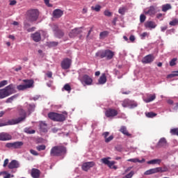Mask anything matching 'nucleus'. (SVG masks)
Segmentation results:
<instances>
[{
  "instance_id": "obj_1",
  "label": "nucleus",
  "mask_w": 178,
  "mask_h": 178,
  "mask_svg": "<svg viewBox=\"0 0 178 178\" xmlns=\"http://www.w3.org/2000/svg\"><path fill=\"white\" fill-rule=\"evenodd\" d=\"M67 150L63 145H56L50 150L51 156H65Z\"/></svg>"
},
{
  "instance_id": "obj_2",
  "label": "nucleus",
  "mask_w": 178,
  "mask_h": 178,
  "mask_svg": "<svg viewBox=\"0 0 178 178\" xmlns=\"http://www.w3.org/2000/svg\"><path fill=\"white\" fill-rule=\"evenodd\" d=\"M40 17V11L38 9H30L26 11V19L29 23H34Z\"/></svg>"
},
{
  "instance_id": "obj_3",
  "label": "nucleus",
  "mask_w": 178,
  "mask_h": 178,
  "mask_svg": "<svg viewBox=\"0 0 178 178\" xmlns=\"http://www.w3.org/2000/svg\"><path fill=\"white\" fill-rule=\"evenodd\" d=\"M95 56L97 58H99L100 59H104V58H106L107 60H111V59L115 56V52L112 51L111 50L106 49L97 52Z\"/></svg>"
},
{
  "instance_id": "obj_4",
  "label": "nucleus",
  "mask_w": 178,
  "mask_h": 178,
  "mask_svg": "<svg viewBox=\"0 0 178 178\" xmlns=\"http://www.w3.org/2000/svg\"><path fill=\"white\" fill-rule=\"evenodd\" d=\"M14 90L13 84L6 86L5 88L0 89V99H3V98H6V97L12 95Z\"/></svg>"
},
{
  "instance_id": "obj_5",
  "label": "nucleus",
  "mask_w": 178,
  "mask_h": 178,
  "mask_svg": "<svg viewBox=\"0 0 178 178\" xmlns=\"http://www.w3.org/2000/svg\"><path fill=\"white\" fill-rule=\"evenodd\" d=\"M20 113L23 117H19L15 120H12L11 121H8V123H0V127H3V126H8V124H17V123H20L23 122L24 119H26V111L23 109H20Z\"/></svg>"
},
{
  "instance_id": "obj_6",
  "label": "nucleus",
  "mask_w": 178,
  "mask_h": 178,
  "mask_svg": "<svg viewBox=\"0 0 178 178\" xmlns=\"http://www.w3.org/2000/svg\"><path fill=\"white\" fill-rule=\"evenodd\" d=\"M48 118L54 122H65L66 117L63 114L51 112L48 113Z\"/></svg>"
},
{
  "instance_id": "obj_7",
  "label": "nucleus",
  "mask_w": 178,
  "mask_h": 178,
  "mask_svg": "<svg viewBox=\"0 0 178 178\" xmlns=\"http://www.w3.org/2000/svg\"><path fill=\"white\" fill-rule=\"evenodd\" d=\"M111 157H106L101 159L102 163H104V165H106L109 168V169H114V170H116L118 169V166L115 165L116 164V161H109L111 160Z\"/></svg>"
},
{
  "instance_id": "obj_8",
  "label": "nucleus",
  "mask_w": 178,
  "mask_h": 178,
  "mask_svg": "<svg viewBox=\"0 0 178 178\" xmlns=\"http://www.w3.org/2000/svg\"><path fill=\"white\" fill-rule=\"evenodd\" d=\"M79 80L83 86H91L92 84V78L87 74L80 75Z\"/></svg>"
},
{
  "instance_id": "obj_9",
  "label": "nucleus",
  "mask_w": 178,
  "mask_h": 178,
  "mask_svg": "<svg viewBox=\"0 0 178 178\" xmlns=\"http://www.w3.org/2000/svg\"><path fill=\"white\" fill-rule=\"evenodd\" d=\"M94 166H95V162L88 161L83 163L82 164L81 168L82 170H83L84 172H88V170H90L91 168H94Z\"/></svg>"
},
{
  "instance_id": "obj_10",
  "label": "nucleus",
  "mask_w": 178,
  "mask_h": 178,
  "mask_svg": "<svg viewBox=\"0 0 178 178\" xmlns=\"http://www.w3.org/2000/svg\"><path fill=\"white\" fill-rule=\"evenodd\" d=\"M118 111L113 108H108L105 112L106 118H115V116H118Z\"/></svg>"
},
{
  "instance_id": "obj_11",
  "label": "nucleus",
  "mask_w": 178,
  "mask_h": 178,
  "mask_svg": "<svg viewBox=\"0 0 178 178\" xmlns=\"http://www.w3.org/2000/svg\"><path fill=\"white\" fill-rule=\"evenodd\" d=\"M145 15H148L149 16H154L156 13V10H155V6H151L144 10Z\"/></svg>"
},
{
  "instance_id": "obj_12",
  "label": "nucleus",
  "mask_w": 178,
  "mask_h": 178,
  "mask_svg": "<svg viewBox=\"0 0 178 178\" xmlns=\"http://www.w3.org/2000/svg\"><path fill=\"white\" fill-rule=\"evenodd\" d=\"M71 65L72 60L70 58H65L61 62V67L64 70H67V69H70Z\"/></svg>"
},
{
  "instance_id": "obj_13",
  "label": "nucleus",
  "mask_w": 178,
  "mask_h": 178,
  "mask_svg": "<svg viewBox=\"0 0 178 178\" xmlns=\"http://www.w3.org/2000/svg\"><path fill=\"white\" fill-rule=\"evenodd\" d=\"M81 33H83L81 28H75L70 32L69 37H70V38H74V37H76L79 34H81Z\"/></svg>"
},
{
  "instance_id": "obj_14",
  "label": "nucleus",
  "mask_w": 178,
  "mask_h": 178,
  "mask_svg": "<svg viewBox=\"0 0 178 178\" xmlns=\"http://www.w3.org/2000/svg\"><path fill=\"white\" fill-rule=\"evenodd\" d=\"M155 60L154 54H148L142 59V63H152V61Z\"/></svg>"
},
{
  "instance_id": "obj_15",
  "label": "nucleus",
  "mask_w": 178,
  "mask_h": 178,
  "mask_svg": "<svg viewBox=\"0 0 178 178\" xmlns=\"http://www.w3.org/2000/svg\"><path fill=\"white\" fill-rule=\"evenodd\" d=\"M10 140H12V135L6 132L0 133V141H9Z\"/></svg>"
},
{
  "instance_id": "obj_16",
  "label": "nucleus",
  "mask_w": 178,
  "mask_h": 178,
  "mask_svg": "<svg viewBox=\"0 0 178 178\" xmlns=\"http://www.w3.org/2000/svg\"><path fill=\"white\" fill-rule=\"evenodd\" d=\"M63 16V10L60 9H55L53 11V17L55 19H59L60 17H62Z\"/></svg>"
},
{
  "instance_id": "obj_17",
  "label": "nucleus",
  "mask_w": 178,
  "mask_h": 178,
  "mask_svg": "<svg viewBox=\"0 0 178 178\" xmlns=\"http://www.w3.org/2000/svg\"><path fill=\"white\" fill-rule=\"evenodd\" d=\"M31 37L35 42H40L41 41V33L40 32L32 33Z\"/></svg>"
},
{
  "instance_id": "obj_18",
  "label": "nucleus",
  "mask_w": 178,
  "mask_h": 178,
  "mask_svg": "<svg viewBox=\"0 0 178 178\" xmlns=\"http://www.w3.org/2000/svg\"><path fill=\"white\" fill-rule=\"evenodd\" d=\"M19 166L20 164L19 163V161L13 160L8 164V169H17V168H19Z\"/></svg>"
},
{
  "instance_id": "obj_19",
  "label": "nucleus",
  "mask_w": 178,
  "mask_h": 178,
  "mask_svg": "<svg viewBox=\"0 0 178 178\" xmlns=\"http://www.w3.org/2000/svg\"><path fill=\"white\" fill-rule=\"evenodd\" d=\"M102 136L104 138L105 143H111V141H112V140H113V138H114L113 135H111V136H109V132L108 131H106V132L103 133Z\"/></svg>"
},
{
  "instance_id": "obj_20",
  "label": "nucleus",
  "mask_w": 178,
  "mask_h": 178,
  "mask_svg": "<svg viewBox=\"0 0 178 178\" xmlns=\"http://www.w3.org/2000/svg\"><path fill=\"white\" fill-rule=\"evenodd\" d=\"M41 175V171L37 168H32L31 175L33 178H40V175Z\"/></svg>"
},
{
  "instance_id": "obj_21",
  "label": "nucleus",
  "mask_w": 178,
  "mask_h": 178,
  "mask_svg": "<svg viewBox=\"0 0 178 178\" xmlns=\"http://www.w3.org/2000/svg\"><path fill=\"white\" fill-rule=\"evenodd\" d=\"M145 29H149L150 30H152V29H155L156 27V24L155 22L147 21L145 23Z\"/></svg>"
},
{
  "instance_id": "obj_22",
  "label": "nucleus",
  "mask_w": 178,
  "mask_h": 178,
  "mask_svg": "<svg viewBox=\"0 0 178 178\" xmlns=\"http://www.w3.org/2000/svg\"><path fill=\"white\" fill-rule=\"evenodd\" d=\"M23 83H24L25 86H29V87H26V89L34 87V80L33 79H24Z\"/></svg>"
},
{
  "instance_id": "obj_23",
  "label": "nucleus",
  "mask_w": 178,
  "mask_h": 178,
  "mask_svg": "<svg viewBox=\"0 0 178 178\" xmlns=\"http://www.w3.org/2000/svg\"><path fill=\"white\" fill-rule=\"evenodd\" d=\"M54 35L56 38H63V35H65V33L63 31L60 29H55L54 30Z\"/></svg>"
},
{
  "instance_id": "obj_24",
  "label": "nucleus",
  "mask_w": 178,
  "mask_h": 178,
  "mask_svg": "<svg viewBox=\"0 0 178 178\" xmlns=\"http://www.w3.org/2000/svg\"><path fill=\"white\" fill-rule=\"evenodd\" d=\"M168 141H166V138H161L157 143V147L159 148H161L162 147H166Z\"/></svg>"
},
{
  "instance_id": "obj_25",
  "label": "nucleus",
  "mask_w": 178,
  "mask_h": 178,
  "mask_svg": "<svg viewBox=\"0 0 178 178\" xmlns=\"http://www.w3.org/2000/svg\"><path fill=\"white\" fill-rule=\"evenodd\" d=\"M119 131H120V133H122L124 136H127V137H131V134L129 133V131H127V128L125 126H122Z\"/></svg>"
},
{
  "instance_id": "obj_26",
  "label": "nucleus",
  "mask_w": 178,
  "mask_h": 178,
  "mask_svg": "<svg viewBox=\"0 0 178 178\" xmlns=\"http://www.w3.org/2000/svg\"><path fill=\"white\" fill-rule=\"evenodd\" d=\"M155 173H158V168L147 170L144 172V175H145V176H148L149 175H154Z\"/></svg>"
},
{
  "instance_id": "obj_27",
  "label": "nucleus",
  "mask_w": 178,
  "mask_h": 178,
  "mask_svg": "<svg viewBox=\"0 0 178 178\" xmlns=\"http://www.w3.org/2000/svg\"><path fill=\"white\" fill-rule=\"evenodd\" d=\"M161 162H162V160L159 159H153L147 161V164L148 165H161Z\"/></svg>"
},
{
  "instance_id": "obj_28",
  "label": "nucleus",
  "mask_w": 178,
  "mask_h": 178,
  "mask_svg": "<svg viewBox=\"0 0 178 178\" xmlns=\"http://www.w3.org/2000/svg\"><path fill=\"white\" fill-rule=\"evenodd\" d=\"M156 98V95H155V94L154 95H150L149 96V97L146 98L144 99L145 102H146V104H148L149 102H152V101H154V99Z\"/></svg>"
},
{
  "instance_id": "obj_29",
  "label": "nucleus",
  "mask_w": 178,
  "mask_h": 178,
  "mask_svg": "<svg viewBox=\"0 0 178 178\" xmlns=\"http://www.w3.org/2000/svg\"><path fill=\"white\" fill-rule=\"evenodd\" d=\"M127 162H133L134 163H137V162H138L139 163H144L145 159H143L142 160H140L138 159H129L127 160Z\"/></svg>"
},
{
  "instance_id": "obj_30",
  "label": "nucleus",
  "mask_w": 178,
  "mask_h": 178,
  "mask_svg": "<svg viewBox=\"0 0 178 178\" xmlns=\"http://www.w3.org/2000/svg\"><path fill=\"white\" fill-rule=\"evenodd\" d=\"M23 142L22 141H17L14 142V149H19L23 147Z\"/></svg>"
},
{
  "instance_id": "obj_31",
  "label": "nucleus",
  "mask_w": 178,
  "mask_h": 178,
  "mask_svg": "<svg viewBox=\"0 0 178 178\" xmlns=\"http://www.w3.org/2000/svg\"><path fill=\"white\" fill-rule=\"evenodd\" d=\"M131 105V100L129 99H125L122 104L123 108H127V106H130Z\"/></svg>"
},
{
  "instance_id": "obj_32",
  "label": "nucleus",
  "mask_w": 178,
  "mask_h": 178,
  "mask_svg": "<svg viewBox=\"0 0 178 178\" xmlns=\"http://www.w3.org/2000/svg\"><path fill=\"white\" fill-rule=\"evenodd\" d=\"M106 83V75L102 74L99 79V84H105Z\"/></svg>"
},
{
  "instance_id": "obj_33",
  "label": "nucleus",
  "mask_w": 178,
  "mask_h": 178,
  "mask_svg": "<svg viewBox=\"0 0 178 178\" xmlns=\"http://www.w3.org/2000/svg\"><path fill=\"white\" fill-rule=\"evenodd\" d=\"M168 170H169V169L166 166H164L163 168L162 167H157L158 173H163L165 172H168Z\"/></svg>"
},
{
  "instance_id": "obj_34",
  "label": "nucleus",
  "mask_w": 178,
  "mask_h": 178,
  "mask_svg": "<svg viewBox=\"0 0 178 178\" xmlns=\"http://www.w3.org/2000/svg\"><path fill=\"white\" fill-rule=\"evenodd\" d=\"M126 12H127V7L126 6L120 7L118 10V13H120V15H123Z\"/></svg>"
},
{
  "instance_id": "obj_35",
  "label": "nucleus",
  "mask_w": 178,
  "mask_h": 178,
  "mask_svg": "<svg viewBox=\"0 0 178 178\" xmlns=\"http://www.w3.org/2000/svg\"><path fill=\"white\" fill-rule=\"evenodd\" d=\"M107 35H109V32L107 31H102L99 34V37H100V39L102 40L104 38H106V37Z\"/></svg>"
},
{
  "instance_id": "obj_36",
  "label": "nucleus",
  "mask_w": 178,
  "mask_h": 178,
  "mask_svg": "<svg viewBox=\"0 0 178 178\" xmlns=\"http://www.w3.org/2000/svg\"><path fill=\"white\" fill-rule=\"evenodd\" d=\"M170 9H172V6H170V4H165L162 6L163 12H168Z\"/></svg>"
},
{
  "instance_id": "obj_37",
  "label": "nucleus",
  "mask_w": 178,
  "mask_h": 178,
  "mask_svg": "<svg viewBox=\"0 0 178 178\" xmlns=\"http://www.w3.org/2000/svg\"><path fill=\"white\" fill-rule=\"evenodd\" d=\"M27 87H29V86L24 84L17 86V88L19 90V91H24V90H27Z\"/></svg>"
},
{
  "instance_id": "obj_38",
  "label": "nucleus",
  "mask_w": 178,
  "mask_h": 178,
  "mask_svg": "<svg viewBox=\"0 0 178 178\" xmlns=\"http://www.w3.org/2000/svg\"><path fill=\"white\" fill-rule=\"evenodd\" d=\"M34 109H35V104H31L28 105V111L30 113L33 112Z\"/></svg>"
},
{
  "instance_id": "obj_39",
  "label": "nucleus",
  "mask_w": 178,
  "mask_h": 178,
  "mask_svg": "<svg viewBox=\"0 0 178 178\" xmlns=\"http://www.w3.org/2000/svg\"><path fill=\"white\" fill-rule=\"evenodd\" d=\"M24 132L26 133L27 134H34L35 133V130L31 129L30 128H25Z\"/></svg>"
},
{
  "instance_id": "obj_40",
  "label": "nucleus",
  "mask_w": 178,
  "mask_h": 178,
  "mask_svg": "<svg viewBox=\"0 0 178 178\" xmlns=\"http://www.w3.org/2000/svg\"><path fill=\"white\" fill-rule=\"evenodd\" d=\"M170 26H178V18L173 19L169 22Z\"/></svg>"
},
{
  "instance_id": "obj_41",
  "label": "nucleus",
  "mask_w": 178,
  "mask_h": 178,
  "mask_svg": "<svg viewBox=\"0 0 178 178\" xmlns=\"http://www.w3.org/2000/svg\"><path fill=\"white\" fill-rule=\"evenodd\" d=\"M17 97L16 95H13L9 98H8L6 101V104H12V102H13V101L15 99V98Z\"/></svg>"
},
{
  "instance_id": "obj_42",
  "label": "nucleus",
  "mask_w": 178,
  "mask_h": 178,
  "mask_svg": "<svg viewBox=\"0 0 178 178\" xmlns=\"http://www.w3.org/2000/svg\"><path fill=\"white\" fill-rule=\"evenodd\" d=\"M170 133L172 134V136H178V128L170 129Z\"/></svg>"
},
{
  "instance_id": "obj_43",
  "label": "nucleus",
  "mask_w": 178,
  "mask_h": 178,
  "mask_svg": "<svg viewBox=\"0 0 178 178\" xmlns=\"http://www.w3.org/2000/svg\"><path fill=\"white\" fill-rule=\"evenodd\" d=\"M47 148V146L45 145H40L36 147V149L38 151H44V149Z\"/></svg>"
},
{
  "instance_id": "obj_44",
  "label": "nucleus",
  "mask_w": 178,
  "mask_h": 178,
  "mask_svg": "<svg viewBox=\"0 0 178 178\" xmlns=\"http://www.w3.org/2000/svg\"><path fill=\"white\" fill-rule=\"evenodd\" d=\"M92 10H95V12H99L101 10V6L96 5L95 6L91 7Z\"/></svg>"
},
{
  "instance_id": "obj_45",
  "label": "nucleus",
  "mask_w": 178,
  "mask_h": 178,
  "mask_svg": "<svg viewBox=\"0 0 178 178\" xmlns=\"http://www.w3.org/2000/svg\"><path fill=\"white\" fill-rule=\"evenodd\" d=\"M2 175H6V176L3 177V178H10L11 176L12 177H13V175H10V174H8V172L6 171L0 172V176H2Z\"/></svg>"
},
{
  "instance_id": "obj_46",
  "label": "nucleus",
  "mask_w": 178,
  "mask_h": 178,
  "mask_svg": "<svg viewBox=\"0 0 178 178\" xmlns=\"http://www.w3.org/2000/svg\"><path fill=\"white\" fill-rule=\"evenodd\" d=\"M63 88L64 90H65V91H72V87H70V85H69V83L65 84Z\"/></svg>"
},
{
  "instance_id": "obj_47",
  "label": "nucleus",
  "mask_w": 178,
  "mask_h": 178,
  "mask_svg": "<svg viewBox=\"0 0 178 178\" xmlns=\"http://www.w3.org/2000/svg\"><path fill=\"white\" fill-rule=\"evenodd\" d=\"M177 61V58H172L170 61V66H175L176 65V62Z\"/></svg>"
},
{
  "instance_id": "obj_48",
  "label": "nucleus",
  "mask_w": 178,
  "mask_h": 178,
  "mask_svg": "<svg viewBox=\"0 0 178 178\" xmlns=\"http://www.w3.org/2000/svg\"><path fill=\"white\" fill-rule=\"evenodd\" d=\"M104 16H107V17H111V16H112V13L111 11H109L108 10H106L104 12Z\"/></svg>"
},
{
  "instance_id": "obj_49",
  "label": "nucleus",
  "mask_w": 178,
  "mask_h": 178,
  "mask_svg": "<svg viewBox=\"0 0 178 178\" xmlns=\"http://www.w3.org/2000/svg\"><path fill=\"white\" fill-rule=\"evenodd\" d=\"M8 84V81L3 80L0 81V88H2V87H5Z\"/></svg>"
},
{
  "instance_id": "obj_50",
  "label": "nucleus",
  "mask_w": 178,
  "mask_h": 178,
  "mask_svg": "<svg viewBox=\"0 0 178 178\" xmlns=\"http://www.w3.org/2000/svg\"><path fill=\"white\" fill-rule=\"evenodd\" d=\"M58 42H49V47H58Z\"/></svg>"
},
{
  "instance_id": "obj_51",
  "label": "nucleus",
  "mask_w": 178,
  "mask_h": 178,
  "mask_svg": "<svg viewBox=\"0 0 178 178\" xmlns=\"http://www.w3.org/2000/svg\"><path fill=\"white\" fill-rule=\"evenodd\" d=\"M156 115V113H152V112H150V113H147L146 114V116L147 118H155V116Z\"/></svg>"
},
{
  "instance_id": "obj_52",
  "label": "nucleus",
  "mask_w": 178,
  "mask_h": 178,
  "mask_svg": "<svg viewBox=\"0 0 178 178\" xmlns=\"http://www.w3.org/2000/svg\"><path fill=\"white\" fill-rule=\"evenodd\" d=\"M145 19H147V17L144 15V14L140 15V23H144L145 22Z\"/></svg>"
},
{
  "instance_id": "obj_53",
  "label": "nucleus",
  "mask_w": 178,
  "mask_h": 178,
  "mask_svg": "<svg viewBox=\"0 0 178 178\" xmlns=\"http://www.w3.org/2000/svg\"><path fill=\"white\" fill-rule=\"evenodd\" d=\"M6 148H14V143H8L6 144Z\"/></svg>"
},
{
  "instance_id": "obj_54",
  "label": "nucleus",
  "mask_w": 178,
  "mask_h": 178,
  "mask_svg": "<svg viewBox=\"0 0 178 178\" xmlns=\"http://www.w3.org/2000/svg\"><path fill=\"white\" fill-rule=\"evenodd\" d=\"M129 106L132 108H136L137 106V103L135 102L134 101L131 100V104L129 105Z\"/></svg>"
},
{
  "instance_id": "obj_55",
  "label": "nucleus",
  "mask_w": 178,
  "mask_h": 178,
  "mask_svg": "<svg viewBox=\"0 0 178 178\" xmlns=\"http://www.w3.org/2000/svg\"><path fill=\"white\" fill-rule=\"evenodd\" d=\"M30 152L31 154H32V155H34V156H38V152H37V151L34 149H31Z\"/></svg>"
},
{
  "instance_id": "obj_56",
  "label": "nucleus",
  "mask_w": 178,
  "mask_h": 178,
  "mask_svg": "<svg viewBox=\"0 0 178 178\" xmlns=\"http://www.w3.org/2000/svg\"><path fill=\"white\" fill-rule=\"evenodd\" d=\"M176 76H178L177 74H170L167 76V79H173V77H176Z\"/></svg>"
},
{
  "instance_id": "obj_57",
  "label": "nucleus",
  "mask_w": 178,
  "mask_h": 178,
  "mask_svg": "<svg viewBox=\"0 0 178 178\" xmlns=\"http://www.w3.org/2000/svg\"><path fill=\"white\" fill-rule=\"evenodd\" d=\"M44 2L49 8H52V4L49 3V0H44Z\"/></svg>"
},
{
  "instance_id": "obj_58",
  "label": "nucleus",
  "mask_w": 178,
  "mask_h": 178,
  "mask_svg": "<svg viewBox=\"0 0 178 178\" xmlns=\"http://www.w3.org/2000/svg\"><path fill=\"white\" fill-rule=\"evenodd\" d=\"M8 163H9V159H6L4 160L3 165V168H6V166H8Z\"/></svg>"
},
{
  "instance_id": "obj_59",
  "label": "nucleus",
  "mask_w": 178,
  "mask_h": 178,
  "mask_svg": "<svg viewBox=\"0 0 178 178\" xmlns=\"http://www.w3.org/2000/svg\"><path fill=\"white\" fill-rule=\"evenodd\" d=\"M35 27L33 26L32 28H29L27 29L28 33H33V31H35Z\"/></svg>"
},
{
  "instance_id": "obj_60",
  "label": "nucleus",
  "mask_w": 178,
  "mask_h": 178,
  "mask_svg": "<svg viewBox=\"0 0 178 178\" xmlns=\"http://www.w3.org/2000/svg\"><path fill=\"white\" fill-rule=\"evenodd\" d=\"M129 40L131 41V42H134V41H136V37L133 35H131L129 37Z\"/></svg>"
},
{
  "instance_id": "obj_61",
  "label": "nucleus",
  "mask_w": 178,
  "mask_h": 178,
  "mask_svg": "<svg viewBox=\"0 0 178 178\" xmlns=\"http://www.w3.org/2000/svg\"><path fill=\"white\" fill-rule=\"evenodd\" d=\"M16 3H17V1H16V0H11V1H10V6H13V5H16Z\"/></svg>"
},
{
  "instance_id": "obj_62",
  "label": "nucleus",
  "mask_w": 178,
  "mask_h": 178,
  "mask_svg": "<svg viewBox=\"0 0 178 178\" xmlns=\"http://www.w3.org/2000/svg\"><path fill=\"white\" fill-rule=\"evenodd\" d=\"M24 26L25 29H29V27H30L31 25L28 22H25L24 23Z\"/></svg>"
},
{
  "instance_id": "obj_63",
  "label": "nucleus",
  "mask_w": 178,
  "mask_h": 178,
  "mask_svg": "<svg viewBox=\"0 0 178 178\" xmlns=\"http://www.w3.org/2000/svg\"><path fill=\"white\" fill-rule=\"evenodd\" d=\"M47 77H49V79L52 78V72H48L47 73Z\"/></svg>"
},
{
  "instance_id": "obj_64",
  "label": "nucleus",
  "mask_w": 178,
  "mask_h": 178,
  "mask_svg": "<svg viewBox=\"0 0 178 178\" xmlns=\"http://www.w3.org/2000/svg\"><path fill=\"white\" fill-rule=\"evenodd\" d=\"M161 31L164 32L165 30H168V26H161Z\"/></svg>"
}]
</instances>
